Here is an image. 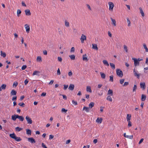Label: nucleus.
Masks as SVG:
<instances>
[{
    "label": "nucleus",
    "instance_id": "59",
    "mask_svg": "<svg viewBox=\"0 0 148 148\" xmlns=\"http://www.w3.org/2000/svg\"><path fill=\"white\" fill-rule=\"evenodd\" d=\"M143 140H144L143 138H141L140 140L138 143V144L139 145L141 143H142L143 142Z\"/></svg>",
    "mask_w": 148,
    "mask_h": 148
},
{
    "label": "nucleus",
    "instance_id": "56",
    "mask_svg": "<svg viewBox=\"0 0 148 148\" xmlns=\"http://www.w3.org/2000/svg\"><path fill=\"white\" fill-rule=\"evenodd\" d=\"M129 82H124L123 86H126L128 85Z\"/></svg>",
    "mask_w": 148,
    "mask_h": 148
},
{
    "label": "nucleus",
    "instance_id": "3",
    "mask_svg": "<svg viewBox=\"0 0 148 148\" xmlns=\"http://www.w3.org/2000/svg\"><path fill=\"white\" fill-rule=\"evenodd\" d=\"M116 73L117 75L121 77H122L123 76L122 71L119 69H116Z\"/></svg>",
    "mask_w": 148,
    "mask_h": 148
},
{
    "label": "nucleus",
    "instance_id": "22",
    "mask_svg": "<svg viewBox=\"0 0 148 148\" xmlns=\"http://www.w3.org/2000/svg\"><path fill=\"white\" fill-rule=\"evenodd\" d=\"M110 19L112 21V24L114 26H116V22L115 20L112 18H111Z\"/></svg>",
    "mask_w": 148,
    "mask_h": 148
},
{
    "label": "nucleus",
    "instance_id": "14",
    "mask_svg": "<svg viewBox=\"0 0 148 148\" xmlns=\"http://www.w3.org/2000/svg\"><path fill=\"white\" fill-rule=\"evenodd\" d=\"M18 115L14 114L12 116V119L14 121H15L16 119L18 118Z\"/></svg>",
    "mask_w": 148,
    "mask_h": 148
},
{
    "label": "nucleus",
    "instance_id": "60",
    "mask_svg": "<svg viewBox=\"0 0 148 148\" xmlns=\"http://www.w3.org/2000/svg\"><path fill=\"white\" fill-rule=\"evenodd\" d=\"M54 137V136L52 135H50L49 136V139L50 140L53 139Z\"/></svg>",
    "mask_w": 148,
    "mask_h": 148
},
{
    "label": "nucleus",
    "instance_id": "51",
    "mask_svg": "<svg viewBox=\"0 0 148 148\" xmlns=\"http://www.w3.org/2000/svg\"><path fill=\"white\" fill-rule=\"evenodd\" d=\"M27 68V66L25 65H23L21 67L22 70H25Z\"/></svg>",
    "mask_w": 148,
    "mask_h": 148
},
{
    "label": "nucleus",
    "instance_id": "47",
    "mask_svg": "<svg viewBox=\"0 0 148 148\" xmlns=\"http://www.w3.org/2000/svg\"><path fill=\"white\" fill-rule=\"evenodd\" d=\"M128 121V127H130L132 126V122L130 121Z\"/></svg>",
    "mask_w": 148,
    "mask_h": 148
},
{
    "label": "nucleus",
    "instance_id": "31",
    "mask_svg": "<svg viewBox=\"0 0 148 148\" xmlns=\"http://www.w3.org/2000/svg\"><path fill=\"white\" fill-rule=\"evenodd\" d=\"M69 56L71 60H74L75 59V56L74 55H69Z\"/></svg>",
    "mask_w": 148,
    "mask_h": 148
},
{
    "label": "nucleus",
    "instance_id": "26",
    "mask_svg": "<svg viewBox=\"0 0 148 148\" xmlns=\"http://www.w3.org/2000/svg\"><path fill=\"white\" fill-rule=\"evenodd\" d=\"M93 49L97 51L98 50V48L97 47V44H93Z\"/></svg>",
    "mask_w": 148,
    "mask_h": 148
},
{
    "label": "nucleus",
    "instance_id": "37",
    "mask_svg": "<svg viewBox=\"0 0 148 148\" xmlns=\"http://www.w3.org/2000/svg\"><path fill=\"white\" fill-rule=\"evenodd\" d=\"M65 25L67 27L69 26V23L66 20H65Z\"/></svg>",
    "mask_w": 148,
    "mask_h": 148
},
{
    "label": "nucleus",
    "instance_id": "28",
    "mask_svg": "<svg viewBox=\"0 0 148 148\" xmlns=\"http://www.w3.org/2000/svg\"><path fill=\"white\" fill-rule=\"evenodd\" d=\"M18 119L21 121H23L24 120V117L22 116L18 115Z\"/></svg>",
    "mask_w": 148,
    "mask_h": 148
},
{
    "label": "nucleus",
    "instance_id": "9",
    "mask_svg": "<svg viewBox=\"0 0 148 148\" xmlns=\"http://www.w3.org/2000/svg\"><path fill=\"white\" fill-rule=\"evenodd\" d=\"M140 87L143 88V90L145 89L146 87L145 83V82H140Z\"/></svg>",
    "mask_w": 148,
    "mask_h": 148
},
{
    "label": "nucleus",
    "instance_id": "15",
    "mask_svg": "<svg viewBox=\"0 0 148 148\" xmlns=\"http://www.w3.org/2000/svg\"><path fill=\"white\" fill-rule=\"evenodd\" d=\"M25 28L26 29V32L27 33H29L30 30V28L29 26L27 24H26L25 25Z\"/></svg>",
    "mask_w": 148,
    "mask_h": 148
},
{
    "label": "nucleus",
    "instance_id": "36",
    "mask_svg": "<svg viewBox=\"0 0 148 148\" xmlns=\"http://www.w3.org/2000/svg\"><path fill=\"white\" fill-rule=\"evenodd\" d=\"M37 60L39 62H41L42 61V58L40 56H38L37 58Z\"/></svg>",
    "mask_w": 148,
    "mask_h": 148
},
{
    "label": "nucleus",
    "instance_id": "4",
    "mask_svg": "<svg viewBox=\"0 0 148 148\" xmlns=\"http://www.w3.org/2000/svg\"><path fill=\"white\" fill-rule=\"evenodd\" d=\"M25 119L27 121L28 124H31L32 123V121L29 116H27L25 117Z\"/></svg>",
    "mask_w": 148,
    "mask_h": 148
},
{
    "label": "nucleus",
    "instance_id": "33",
    "mask_svg": "<svg viewBox=\"0 0 148 148\" xmlns=\"http://www.w3.org/2000/svg\"><path fill=\"white\" fill-rule=\"evenodd\" d=\"M131 115L130 114H127V121H129L130 120Z\"/></svg>",
    "mask_w": 148,
    "mask_h": 148
},
{
    "label": "nucleus",
    "instance_id": "23",
    "mask_svg": "<svg viewBox=\"0 0 148 148\" xmlns=\"http://www.w3.org/2000/svg\"><path fill=\"white\" fill-rule=\"evenodd\" d=\"M1 55L3 58L5 57L6 56V53L5 52H3L2 51H1Z\"/></svg>",
    "mask_w": 148,
    "mask_h": 148
},
{
    "label": "nucleus",
    "instance_id": "6",
    "mask_svg": "<svg viewBox=\"0 0 148 148\" xmlns=\"http://www.w3.org/2000/svg\"><path fill=\"white\" fill-rule=\"evenodd\" d=\"M108 4L109 7V10H112L114 6L113 3L112 2H109Z\"/></svg>",
    "mask_w": 148,
    "mask_h": 148
},
{
    "label": "nucleus",
    "instance_id": "19",
    "mask_svg": "<svg viewBox=\"0 0 148 148\" xmlns=\"http://www.w3.org/2000/svg\"><path fill=\"white\" fill-rule=\"evenodd\" d=\"M26 134L28 135H30L32 134L31 130L29 129H26Z\"/></svg>",
    "mask_w": 148,
    "mask_h": 148
},
{
    "label": "nucleus",
    "instance_id": "24",
    "mask_svg": "<svg viewBox=\"0 0 148 148\" xmlns=\"http://www.w3.org/2000/svg\"><path fill=\"white\" fill-rule=\"evenodd\" d=\"M103 64L108 66H109V64H108V61L106 60H103Z\"/></svg>",
    "mask_w": 148,
    "mask_h": 148
},
{
    "label": "nucleus",
    "instance_id": "7",
    "mask_svg": "<svg viewBox=\"0 0 148 148\" xmlns=\"http://www.w3.org/2000/svg\"><path fill=\"white\" fill-rule=\"evenodd\" d=\"M133 73L134 75L135 76L137 77L138 79H139L140 78V74L136 72L135 68H134L133 70Z\"/></svg>",
    "mask_w": 148,
    "mask_h": 148
},
{
    "label": "nucleus",
    "instance_id": "17",
    "mask_svg": "<svg viewBox=\"0 0 148 148\" xmlns=\"http://www.w3.org/2000/svg\"><path fill=\"white\" fill-rule=\"evenodd\" d=\"M147 96L146 95L142 94L141 95V100L142 101H144L146 99Z\"/></svg>",
    "mask_w": 148,
    "mask_h": 148
},
{
    "label": "nucleus",
    "instance_id": "10",
    "mask_svg": "<svg viewBox=\"0 0 148 148\" xmlns=\"http://www.w3.org/2000/svg\"><path fill=\"white\" fill-rule=\"evenodd\" d=\"M25 14L27 16H30L31 15V13L29 9H26L25 10Z\"/></svg>",
    "mask_w": 148,
    "mask_h": 148
},
{
    "label": "nucleus",
    "instance_id": "21",
    "mask_svg": "<svg viewBox=\"0 0 148 148\" xmlns=\"http://www.w3.org/2000/svg\"><path fill=\"white\" fill-rule=\"evenodd\" d=\"M139 9L140 11V13L141 14V15L143 17L145 16L144 13V12H143V9L141 7H140L139 8Z\"/></svg>",
    "mask_w": 148,
    "mask_h": 148
},
{
    "label": "nucleus",
    "instance_id": "48",
    "mask_svg": "<svg viewBox=\"0 0 148 148\" xmlns=\"http://www.w3.org/2000/svg\"><path fill=\"white\" fill-rule=\"evenodd\" d=\"M81 38H82V39H84L86 40V37L85 35L82 34V35L81 37Z\"/></svg>",
    "mask_w": 148,
    "mask_h": 148
},
{
    "label": "nucleus",
    "instance_id": "58",
    "mask_svg": "<svg viewBox=\"0 0 148 148\" xmlns=\"http://www.w3.org/2000/svg\"><path fill=\"white\" fill-rule=\"evenodd\" d=\"M28 82L29 81L27 79H26L24 81L25 85H26L28 83Z\"/></svg>",
    "mask_w": 148,
    "mask_h": 148
},
{
    "label": "nucleus",
    "instance_id": "61",
    "mask_svg": "<svg viewBox=\"0 0 148 148\" xmlns=\"http://www.w3.org/2000/svg\"><path fill=\"white\" fill-rule=\"evenodd\" d=\"M68 75L69 76H71L72 75L73 73L71 71L69 72Z\"/></svg>",
    "mask_w": 148,
    "mask_h": 148
},
{
    "label": "nucleus",
    "instance_id": "43",
    "mask_svg": "<svg viewBox=\"0 0 148 148\" xmlns=\"http://www.w3.org/2000/svg\"><path fill=\"white\" fill-rule=\"evenodd\" d=\"M127 138L132 139H133V135H131V136H128L127 135V136H126Z\"/></svg>",
    "mask_w": 148,
    "mask_h": 148
},
{
    "label": "nucleus",
    "instance_id": "11",
    "mask_svg": "<svg viewBox=\"0 0 148 148\" xmlns=\"http://www.w3.org/2000/svg\"><path fill=\"white\" fill-rule=\"evenodd\" d=\"M40 72L38 71H35L33 73L32 75H37L38 76L40 75Z\"/></svg>",
    "mask_w": 148,
    "mask_h": 148
},
{
    "label": "nucleus",
    "instance_id": "44",
    "mask_svg": "<svg viewBox=\"0 0 148 148\" xmlns=\"http://www.w3.org/2000/svg\"><path fill=\"white\" fill-rule=\"evenodd\" d=\"M61 111L62 112H64V113H66L67 111V110H66L65 109H64V108H62V109Z\"/></svg>",
    "mask_w": 148,
    "mask_h": 148
},
{
    "label": "nucleus",
    "instance_id": "39",
    "mask_svg": "<svg viewBox=\"0 0 148 148\" xmlns=\"http://www.w3.org/2000/svg\"><path fill=\"white\" fill-rule=\"evenodd\" d=\"M18 105L23 107H24L25 106V104L23 103H18Z\"/></svg>",
    "mask_w": 148,
    "mask_h": 148
},
{
    "label": "nucleus",
    "instance_id": "27",
    "mask_svg": "<svg viewBox=\"0 0 148 148\" xmlns=\"http://www.w3.org/2000/svg\"><path fill=\"white\" fill-rule=\"evenodd\" d=\"M86 91L87 92H91L92 90H91L90 87L89 86H87L86 88Z\"/></svg>",
    "mask_w": 148,
    "mask_h": 148
},
{
    "label": "nucleus",
    "instance_id": "45",
    "mask_svg": "<svg viewBox=\"0 0 148 148\" xmlns=\"http://www.w3.org/2000/svg\"><path fill=\"white\" fill-rule=\"evenodd\" d=\"M137 89V86L136 84H134L133 87V91L134 92L136 91V90Z\"/></svg>",
    "mask_w": 148,
    "mask_h": 148
},
{
    "label": "nucleus",
    "instance_id": "42",
    "mask_svg": "<svg viewBox=\"0 0 148 148\" xmlns=\"http://www.w3.org/2000/svg\"><path fill=\"white\" fill-rule=\"evenodd\" d=\"M124 80H125V79H121L120 80V84H122L124 83Z\"/></svg>",
    "mask_w": 148,
    "mask_h": 148
},
{
    "label": "nucleus",
    "instance_id": "62",
    "mask_svg": "<svg viewBox=\"0 0 148 148\" xmlns=\"http://www.w3.org/2000/svg\"><path fill=\"white\" fill-rule=\"evenodd\" d=\"M38 2L40 4H42V0H39L38 1Z\"/></svg>",
    "mask_w": 148,
    "mask_h": 148
},
{
    "label": "nucleus",
    "instance_id": "46",
    "mask_svg": "<svg viewBox=\"0 0 148 148\" xmlns=\"http://www.w3.org/2000/svg\"><path fill=\"white\" fill-rule=\"evenodd\" d=\"M72 103L73 104H74V105L76 106L77 104V102L75 101L74 100H72Z\"/></svg>",
    "mask_w": 148,
    "mask_h": 148
},
{
    "label": "nucleus",
    "instance_id": "30",
    "mask_svg": "<svg viewBox=\"0 0 148 148\" xmlns=\"http://www.w3.org/2000/svg\"><path fill=\"white\" fill-rule=\"evenodd\" d=\"M143 47L144 49L145 50V51L147 52H148V49L146 45L144 43L143 44Z\"/></svg>",
    "mask_w": 148,
    "mask_h": 148
},
{
    "label": "nucleus",
    "instance_id": "63",
    "mask_svg": "<svg viewBox=\"0 0 148 148\" xmlns=\"http://www.w3.org/2000/svg\"><path fill=\"white\" fill-rule=\"evenodd\" d=\"M58 60L60 62H62V58L61 57H58Z\"/></svg>",
    "mask_w": 148,
    "mask_h": 148
},
{
    "label": "nucleus",
    "instance_id": "2",
    "mask_svg": "<svg viewBox=\"0 0 148 148\" xmlns=\"http://www.w3.org/2000/svg\"><path fill=\"white\" fill-rule=\"evenodd\" d=\"M92 108V102H91L89 105V107H87L86 106L84 107L83 110H85L87 112H90L91 110V108Z\"/></svg>",
    "mask_w": 148,
    "mask_h": 148
},
{
    "label": "nucleus",
    "instance_id": "32",
    "mask_svg": "<svg viewBox=\"0 0 148 148\" xmlns=\"http://www.w3.org/2000/svg\"><path fill=\"white\" fill-rule=\"evenodd\" d=\"M110 64L111 67L112 69H115V65L114 64L110 63Z\"/></svg>",
    "mask_w": 148,
    "mask_h": 148
},
{
    "label": "nucleus",
    "instance_id": "50",
    "mask_svg": "<svg viewBox=\"0 0 148 148\" xmlns=\"http://www.w3.org/2000/svg\"><path fill=\"white\" fill-rule=\"evenodd\" d=\"M124 50L125 51L127 52V47L125 45H124Z\"/></svg>",
    "mask_w": 148,
    "mask_h": 148
},
{
    "label": "nucleus",
    "instance_id": "12",
    "mask_svg": "<svg viewBox=\"0 0 148 148\" xmlns=\"http://www.w3.org/2000/svg\"><path fill=\"white\" fill-rule=\"evenodd\" d=\"M83 60L86 62L88 61V59L87 58V56L86 54L83 55L82 56Z\"/></svg>",
    "mask_w": 148,
    "mask_h": 148
},
{
    "label": "nucleus",
    "instance_id": "35",
    "mask_svg": "<svg viewBox=\"0 0 148 148\" xmlns=\"http://www.w3.org/2000/svg\"><path fill=\"white\" fill-rule=\"evenodd\" d=\"M21 11L20 10L18 9L17 10V16L18 17H19L20 16V14H21Z\"/></svg>",
    "mask_w": 148,
    "mask_h": 148
},
{
    "label": "nucleus",
    "instance_id": "52",
    "mask_svg": "<svg viewBox=\"0 0 148 148\" xmlns=\"http://www.w3.org/2000/svg\"><path fill=\"white\" fill-rule=\"evenodd\" d=\"M74 51H75V48L74 47H73L71 48V49L70 52H74Z\"/></svg>",
    "mask_w": 148,
    "mask_h": 148
},
{
    "label": "nucleus",
    "instance_id": "25",
    "mask_svg": "<svg viewBox=\"0 0 148 148\" xmlns=\"http://www.w3.org/2000/svg\"><path fill=\"white\" fill-rule=\"evenodd\" d=\"M100 74L101 77L103 79H105L106 78V74L103 72H101Z\"/></svg>",
    "mask_w": 148,
    "mask_h": 148
},
{
    "label": "nucleus",
    "instance_id": "38",
    "mask_svg": "<svg viewBox=\"0 0 148 148\" xmlns=\"http://www.w3.org/2000/svg\"><path fill=\"white\" fill-rule=\"evenodd\" d=\"M6 86V85L5 84H3L1 86V88L2 89L4 90L5 89Z\"/></svg>",
    "mask_w": 148,
    "mask_h": 148
},
{
    "label": "nucleus",
    "instance_id": "8",
    "mask_svg": "<svg viewBox=\"0 0 148 148\" xmlns=\"http://www.w3.org/2000/svg\"><path fill=\"white\" fill-rule=\"evenodd\" d=\"M28 140L29 142H31L32 143H36V141L33 138H28Z\"/></svg>",
    "mask_w": 148,
    "mask_h": 148
},
{
    "label": "nucleus",
    "instance_id": "16",
    "mask_svg": "<svg viewBox=\"0 0 148 148\" xmlns=\"http://www.w3.org/2000/svg\"><path fill=\"white\" fill-rule=\"evenodd\" d=\"M16 91L15 90L13 89L10 92V95L12 96L16 95Z\"/></svg>",
    "mask_w": 148,
    "mask_h": 148
},
{
    "label": "nucleus",
    "instance_id": "29",
    "mask_svg": "<svg viewBox=\"0 0 148 148\" xmlns=\"http://www.w3.org/2000/svg\"><path fill=\"white\" fill-rule=\"evenodd\" d=\"M23 128H22L20 127H16L15 128L16 131L17 132H19L20 131L22 130Z\"/></svg>",
    "mask_w": 148,
    "mask_h": 148
},
{
    "label": "nucleus",
    "instance_id": "20",
    "mask_svg": "<svg viewBox=\"0 0 148 148\" xmlns=\"http://www.w3.org/2000/svg\"><path fill=\"white\" fill-rule=\"evenodd\" d=\"M108 95H110L111 96H112L113 95V92L112 90L109 89L108 92Z\"/></svg>",
    "mask_w": 148,
    "mask_h": 148
},
{
    "label": "nucleus",
    "instance_id": "40",
    "mask_svg": "<svg viewBox=\"0 0 148 148\" xmlns=\"http://www.w3.org/2000/svg\"><path fill=\"white\" fill-rule=\"evenodd\" d=\"M110 81L111 82H113V76L112 75H110Z\"/></svg>",
    "mask_w": 148,
    "mask_h": 148
},
{
    "label": "nucleus",
    "instance_id": "1",
    "mask_svg": "<svg viewBox=\"0 0 148 148\" xmlns=\"http://www.w3.org/2000/svg\"><path fill=\"white\" fill-rule=\"evenodd\" d=\"M9 136L11 138L14 139L15 140L17 141H20L22 140L20 137H17L14 133L12 134H10Z\"/></svg>",
    "mask_w": 148,
    "mask_h": 148
},
{
    "label": "nucleus",
    "instance_id": "53",
    "mask_svg": "<svg viewBox=\"0 0 148 148\" xmlns=\"http://www.w3.org/2000/svg\"><path fill=\"white\" fill-rule=\"evenodd\" d=\"M58 31L60 34L61 35L62 34V32L60 29H58Z\"/></svg>",
    "mask_w": 148,
    "mask_h": 148
},
{
    "label": "nucleus",
    "instance_id": "55",
    "mask_svg": "<svg viewBox=\"0 0 148 148\" xmlns=\"http://www.w3.org/2000/svg\"><path fill=\"white\" fill-rule=\"evenodd\" d=\"M42 147L43 148H47L46 145L43 143H42Z\"/></svg>",
    "mask_w": 148,
    "mask_h": 148
},
{
    "label": "nucleus",
    "instance_id": "57",
    "mask_svg": "<svg viewBox=\"0 0 148 148\" xmlns=\"http://www.w3.org/2000/svg\"><path fill=\"white\" fill-rule=\"evenodd\" d=\"M61 74V72L59 68H58L57 70V75H60Z\"/></svg>",
    "mask_w": 148,
    "mask_h": 148
},
{
    "label": "nucleus",
    "instance_id": "49",
    "mask_svg": "<svg viewBox=\"0 0 148 148\" xmlns=\"http://www.w3.org/2000/svg\"><path fill=\"white\" fill-rule=\"evenodd\" d=\"M18 84V83L16 82H14L13 84V86H15V87H16Z\"/></svg>",
    "mask_w": 148,
    "mask_h": 148
},
{
    "label": "nucleus",
    "instance_id": "34",
    "mask_svg": "<svg viewBox=\"0 0 148 148\" xmlns=\"http://www.w3.org/2000/svg\"><path fill=\"white\" fill-rule=\"evenodd\" d=\"M106 99L110 102L112 101V99L110 97V96H108L107 97Z\"/></svg>",
    "mask_w": 148,
    "mask_h": 148
},
{
    "label": "nucleus",
    "instance_id": "54",
    "mask_svg": "<svg viewBox=\"0 0 148 148\" xmlns=\"http://www.w3.org/2000/svg\"><path fill=\"white\" fill-rule=\"evenodd\" d=\"M64 90H66L68 87V85H66L65 84L64 85Z\"/></svg>",
    "mask_w": 148,
    "mask_h": 148
},
{
    "label": "nucleus",
    "instance_id": "13",
    "mask_svg": "<svg viewBox=\"0 0 148 148\" xmlns=\"http://www.w3.org/2000/svg\"><path fill=\"white\" fill-rule=\"evenodd\" d=\"M102 120V118L98 117L96 120V122L100 124L101 123Z\"/></svg>",
    "mask_w": 148,
    "mask_h": 148
},
{
    "label": "nucleus",
    "instance_id": "64",
    "mask_svg": "<svg viewBox=\"0 0 148 148\" xmlns=\"http://www.w3.org/2000/svg\"><path fill=\"white\" fill-rule=\"evenodd\" d=\"M145 64L148 65V57L146 59Z\"/></svg>",
    "mask_w": 148,
    "mask_h": 148
},
{
    "label": "nucleus",
    "instance_id": "18",
    "mask_svg": "<svg viewBox=\"0 0 148 148\" xmlns=\"http://www.w3.org/2000/svg\"><path fill=\"white\" fill-rule=\"evenodd\" d=\"M74 85L72 84H71L68 88V89L71 90H72L74 89Z\"/></svg>",
    "mask_w": 148,
    "mask_h": 148
},
{
    "label": "nucleus",
    "instance_id": "5",
    "mask_svg": "<svg viewBox=\"0 0 148 148\" xmlns=\"http://www.w3.org/2000/svg\"><path fill=\"white\" fill-rule=\"evenodd\" d=\"M132 60H134V65L136 66L137 65H139V62L137 59L135 58H132Z\"/></svg>",
    "mask_w": 148,
    "mask_h": 148
},
{
    "label": "nucleus",
    "instance_id": "41",
    "mask_svg": "<svg viewBox=\"0 0 148 148\" xmlns=\"http://www.w3.org/2000/svg\"><path fill=\"white\" fill-rule=\"evenodd\" d=\"M127 21L128 23V26H130V22L128 18H127Z\"/></svg>",
    "mask_w": 148,
    "mask_h": 148
}]
</instances>
